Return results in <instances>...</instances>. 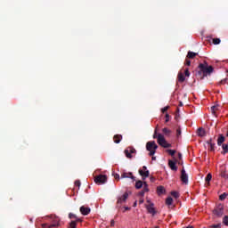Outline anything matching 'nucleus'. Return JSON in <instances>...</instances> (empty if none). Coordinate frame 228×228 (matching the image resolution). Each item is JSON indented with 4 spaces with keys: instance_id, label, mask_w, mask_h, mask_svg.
Listing matches in <instances>:
<instances>
[{
    "instance_id": "39",
    "label": "nucleus",
    "mask_w": 228,
    "mask_h": 228,
    "mask_svg": "<svg viewBox=\"0 0 228 228\" xmlns=\"http://www.w3.org/2000/svg\"><path fill=\"white\" fill-rule=\"evenodd\" d=\"M184 75L186 76V77H190V70L188 69V68L185 69Z\"/></svg>"
},
{
    "instance_id": "36",
    "label": "nucleus",
    "mask_w": 228,
    "mask_h": 228,
    "mask_svg": "<svg viewBox=\"0 0 228 228\" xmlns=\"http://www.w3.org/2000/svg\"><path fill=\"white\" fill-rule=\"evenodd\" d=\"M162 147H164V149H170V147H172V144L167 142L166 141L165 144Z\"/></svg>"
},
{
    "instance_id": "28",
    "label": "nucleus",
    "mask_w": 228,
    "mask_h": 228,
    "mask_svg": "<svg viewBox=\"0 0 228 228\" xmlns=\"http://www.w3.org/2000/svg\"><path fill=\"white\" fill-rule=\"evenodd\" d=\"M222 149H223V152H222V154H227V152H228V144H222Z\"/></svg>"
},
{
    "instance_id": "56",
    "label": "nucleus",
    "mask_w": 228,
    "mask_h": 228,
    "mask_svg": "<svg viewBox=\"0 0 228 228\" xmlns=\"http://www.w3.org/2000/svg\"><path fill=\"white\" fill-rule=\"evenodd\" d=\"M178 165H182V162H178Z\"/></svg>"
},
{
    "instance_id": "18",
    "label": "nucleus",
    "mask_w": 228,
    "mask_h": 228,
    "mask_svg": "<svg viewBox=\"0 0 228 228\" xmlns=\"http://www.w3.org/2000/svg\"><path fill=\"white\" fill-rule=\"evenodd\" d=\"M197 134H198V136L204 138V136H206V130H204V128H199L197 130Z\"/></svg>"
},
{
    "instance_id": "8",
    "label": "nucleus",
    "mask_w": 228,
    "mask_h": 228,
    "mask_svg": "<svg viewBox=\"0 0 228 228\" xmlns=\"http://www.w3.org/2000/svg\"><path fill=\"white\" fill-rule=\"evenodd\" d=\"M180 179L183 184H188V174H186V170H184V167H183L181 171V176Z\"/></svg>"
},
{
    "instance_id": "52",
    "label": "nucleus",
    "mask_w": 228,
    "mask_h": 228,
    "mask_svg": "<svg viewBox=\"0 0 228 228\" xmlns=\"http://www.w3.org/2000/svg\"><path fill=\"white\" fill-rule=\"evenodd\" d=\"M151 159H152V161H156V157H154V155H152Z\"/></svg>"
},
{
    "instance_id": "22",
    "label": "nucleus",
    "mask_w": 228,
    "mask_h": 228,
    "mask_svg": "<svg viewBox=\"0 0 228 228\" xmlns=\"http://www.w3.org/2000/svg\"><path fill=\"white\" fill-rule=\"evenodd\" d=\"M198 55H199V53L189 51L188 53H187V58L189 60H193V58H195V56H198Z\"/></svg>"
},
{
    "instance_id": "9",
    "label": "nucleus",
    "mask_w": 228,
    "mask_h": 228,
    "mask_svg": "<svg viewBox=\"0 0 228 228\" xmlns=\"http://www.w3.org/2000/svg\"><path fill=\"white\" fill-rule=\"evenodd\" d=\"M121 179H132V181H136V177H134V175H133V173H131V172L122 173L121 174Z\"/></svg>"
},
{
    "instance_id": "13",
    "label": "nucleus",
    "mask_w": 228,
    "mask_h": 228,
    "mask_svg": "<svg viewBox=\"0 0 228 228\" xmlns=\"http://www.w3.org/2000/svg\"><path fill=\"white\" fill-rule=\"evenodd\" d=\"M90 208L82 206L80 207V213L81 215H84V216H86V215H90Z\"/></svg>"
},
{
    "instance_id": "43",
    "label": "nucleus",
    "mask_w": 228,
    "mask_h": 228,
    "mask_svg": "<svg viewBox=\"0 0 228 228\" xmlns=\"http://www.w3.org/2000/svg\"><path fill=\"white\" fill-rule=\"evenodd\" d=\"M75 186H81V182L79 180L75 181Z\"/></svg>"
},
{
    "instance_id": "54",
    "label": "nucleus",
    "mask_w": 228,
    "mask_h": 228,
    "mask_svg": "<svg viewBox=\"0 0 228 228\" xmlns=\"http://www.w3.org/2000/svg\"><path fill=\"white\" fill-rule=\"evenodd\" d=\"M179 106H183V102H179Z\"/></svg>"
},
{
    "instance_id": "12",
    "label": "nucleus",
    "mask_w": 228,
    "mask_h": 228,
    "mask_svg": "<svg viewBox=\"0 0 228 228\" xmlns=\"http://www.w3.org/2000/svg\"><path fill=\"white\" fill-rule=\"evenodd\" d=\"M146 209L148 211V213H150V215H156V209L154 208V203H150V205H148L146 207Z\"/></svg>"
},
{
    "instance_id": "34",
    "label": "nucleus",
    "mask_w": 228,
    "mask_h": 228,
    "mask_svg": "<svg viewBox=\"0 0 228 228\" xmlns=\"http://www.w3.org/2000/svg\"><path fill=\"white\" fill-rule=\"evenodd\" d=\"M167 152L170 155V156H172V157H174V156H175V150H167Z\"/></svg>"
},
{
    "instance_id": "16",
    "label": "nucleus",
    "mask_w": 228,
    "mask_h": 228,
    "mask_svg": "<svg viewBox=\"0 0 228 228\" xmlns=\"http://www.w3.org/2000/svg\"><path fill=\"white\" fill-rule=\"evenodd\" d=\"M168 167L173 170L174 172H177V166H175V161L174 160H168Z\"/></svg>"
},
{
    "instance_id": "3",
    "label": "nucleus",
    "mask_w": 228,
    "mask_h": 228,
    "mask_svg": "<svg viewBox=\"0 0 228 228\" xmlns=\"http://www.w3.org/2000/svg\"><path fill=\"white\" fill-rule=\"evenodd\" d=\"M124 153L126 155V158L128 159H132V158H134V154H136V149L133 146H128L125 151Z\"/></svg>"
},
{
    "instance_id": "30",
    "label": "nucleus",
    "mask_w": 228,
    "mask_h": 228,
    "mask_svg": "<svg viewBox=\"0 0 228 228\" xmlns=\"http://www.w3.org/2000/svg\"><path fill=\"white\" fill-rule=\"evenodd\" d=\"M77 225V221H71V222L69 223V228H76Z\"/></svg>"
},
{
    "instance_id": "40",
    "label": "nucleus",
    "mask_w": 228,
    "mask_h": 228,
    "mask_svg": "<svg viewBox=\"0 0 228 228\" xmlns=\"http://www.w3.org/2000/svg\"><path fill=\"white\" fill-rule=\"evenodd\" d=\"M169 108H170L169 106L164 107V108L161 110L162 113H167V111H168V109H169Z\"/></svg>"
},
{
    "instance_id": "24",
    "label": "nucleus",
    "mask_w": 228,
    "mask_h": 228,
    "mask_svg": "<svg viewBox=\"0 0 228 228\" xmlns=\"http://www.w3.org/2000/svg\"><path fill=\"white\" fill-rule=\"evenodd\" d=\"M157 193L158 195H165V187L163 186L157 187Z\"/></svg>"
},
{
    "instance_id": "23",
    "label": "nucleus",
    "mask_w": 228,
    "mask_h": 228,
    "mask_svg": "<svg viewBox=\"0 0 228 228\" xmlns=\"http://www.w3.org/2000/svg\"><path fill=\"white\" fill-rule=\"evenodd\" d=\"M208 145H210L208 151H210L211 152H215V143H213V140L210 139L209 141H208Z\"/></svg>"
},
{
    "instance_id": "5",
    "label": "nucleus",
    "mask_w": 228,
    "mask_h": 228,
    "mask_svg": "<svg viewBox=\"0 0 228 228\" xmlns=\"http://www.w3.org/2000/svg\"><path fill=\"white\" fill-rule=\"evenodd\" d=\"M213 214L217 218H222V216H224V205L222 204L217 205L213 210Z\"/></svg>"
},
{
    "instance_id": "21",
    "label": "nucleus",
    "mask_w": 228,
    "mask_h": 228,
    "mask_svg": "<svg viewBox=\"0 0 228 228\" xmlns=\"http://www.w3.org/2000/svg\"><path fill=\"white\" fill-rule=\"evenodd\" d=\"M113 140L114 143H119L120 142H122V134L114 135Z\"/></svg>"
},
{
    "instance_id": "31",
    "label": "nucleus",
    "mask_w": 228,
    "mask_h": 228,
    "mask_svg": "<svg viewBox=\"0 0 228 228\" xmlns=\"http://www.w3.org/2000/svg\"><path fill=\"white\" fill-rule=\"evenodd\" d=\"M220 42H222V40H220V38H218V37L213 38L214 45H218L220 44Z\"/></svg>"
},
{
    "instance_id": "4",
    "label": "nucleus",
    "mask_w": 228,
    "mask_h": 228,
    "mask_svg": "<svg viewBox=\"0 0 228 228\" xmlns=\"http://www.w3.org/2000/svg\"><path fill=\"white\" fill-rule=\"evenodd\" d=\"M95 184H106L108 183V176L106 175H98L94 177Z\"/></svg>"
},
{
    "instance_id": "45",
    "label": "nucleus",
    "mask_w": 228,
    "mask_h": 228,
    "mask_svg": "<svg viewBox=\"0 0 228 228\" xmlns=\"http://www.w3.org/2000/svg\"><path fill=\"white\" fill-rule=\"evenodd\" d=\"M150 181H151V183H154V181H156V177L151 176Z\"/></svg>"
},
{
    "instance_id": "44",
    "label": "nucleus",
    "mask_w": 228,
    "mask_h": 228,
    "mask_svg": "<svg viewBox=\"0 0 228 228\" xmlns=\"http://www.w3.org/2000/svg\"><path fill=\"white\" fill-rule=\"evenodd\" d=\"M216 110H217L216 106H212L211 107L212 113H215V111H216Z\"/></svg>"
},
{
    "instance_id": "37",
    "label": "nucleus",
    "mask_w": 228,
    "mask_h": 228,
    "mask_svg": "<svg viewBox=\"0 0 228 228\" xmlns=\"http://www.w3.org/2000/svg\"><path fill=\"white\" fill-rule=\"evenodd\" d=\"M181 134H182V132H181V127H178V128L176 129V136L179 138V137L181 136Z\"/></svg>"
},
{
    "instance_id": "53",
    "label": "nucleus",
    "mask_w": 228,
    "mask_h": 228,
    "mask_svg": "<svg viewBox=\"0 0 228 228\" xmlns=\"http://www.w3.org/2000/svg\"><path fill=\"white\" fill-rule=\"evenodd\" d=\"M139 204H143V199H141V200H139Z\"/></svg>"
},
{
    "instance_id": "58",
    "label": "nucleus",
    "mask_w": 228,
    "mask_h": 228,
    "mask_svg": "<svg viewBox=\"0 0 228 228\" xmlns=\"http://www.w3.org/2000/svg\"><path fill=\"white\" fill-rule=\"evenodd\" d=\"M147 202L151 203V200H147Z\"/></svg>"
},
{
    "instance_id": "50",
    "label": "nucleus",
    "mask_w": 228,
    "mask_h": 228,
    "mask_svg": "<svg viewBox=\"0 0 228 228\" xmlns=\"http://www.w3.org/2000/svg\"><path fill=\"white\" fill-rule=\"evenodd\" d=\"M220 85H225V79L220 81Z\"/></svg>"
},
{
    "instance_id": "51",
    "label": "nucleus",
    "mask_w": 228,
    "mask_h": 228,
    "mask_svg": "<svg viewBox=\"0 0 228 228\" xmlns=\"http://www.w3.org/2000/svg\"><path fill=\"white\" fill-rule=\"evenodd\" d=\"M129 209H131V208H129V207H125V211H129Z\"/></svg>"
},
{
    "instance_id": "1",
    "label": "nucleus",
    "mask_w": 228,
    "mask_h": 228,
    "mask_svg": "<svg viewBox=\"0 0 228 228\" xmlns=\"http://www.w3.org/2000/svg\"><path fill=\"white\" fill-rule=\"evenodd\" d=\"M199 71L196 73V77L198 79H204L206 76H211L214 69L213 66L208 65V62L200 63L198 66Z\"/></svg>"
},
{
    "instance_id": "35",
    "label": "nucleus",
    "mask_w": 228,
    "mask_h": 228,
    "mask_svg": "<svg viewBox=\"0 0 228 228\" xmlns=\"http://www.w3.org/2000/svg\"><path fill=\"white\" fill-rule=\"evenodd\" d=\"M223 224H224V225H226L228 227V216H224Z\"/></svg>"
},
{
    "instance_id": "27",
    "label": "nucleus",
    "mask_w": 228,
    "mask_h": 228,
    "mask_svg": "<svg viewBox=\"0 0 228 228\" xmlns=\"http://www.w3.org/2000/svg\"><path fill=\"white\" fill-rule=\"evenodd\" d=\"M162 133H164L166 134V136H170V133H172V131H170V129L165 127L162 129Z\"/></svg>"
},
{
    "instance_id": "25",
    "label": "nucleus",
    "mask_w": 228,
    "mask_h": 228,
    "mask_svg": "<svg viewBox=\"0 0 228 228\" xmlns=\"http://www.w3.org/2000/svg\"><path fill=\"white\" fill-rule=\"evenodd\" d=\"M225 142V137L224 135H220L217 139V145L220 147L222 143Z\"/></svg>"
},
{
    "instance_id": "48",
    "label": "nucleus",
    "mask_w": 228,
    "mask_h": 228,
    "mask_svg": "<svg viewBox=\"0 0 228 228\" xmlns=\"http://www.w3.org/2000/svg\"><path fill=\"white\" fill-rule=\"evenodd\" d=\"M157 134H158V132L155 131V133H154V134H153V138H154V139L158 138V135H157Z\"/></svg>"
},
{
    "instance_id": "2",
    "label": "nucleus",
    "mask_w": 228,
    "mask_h": 228,
    "mask_svg": "<svg viewBox=\"0 0 228 228\" xmlns=\"http://www.w3.org/2000/svg\"><path fill=\"white\" fill-rule=\"evenodd\" d=\"M146 150L149 151V156H154L156 154V151L158 150V144L156 142L151 141L146 143Z\"/></svg>"
},
{
    "instance_id": "55",
    "label": "nucleus",
    "mask_w": 228,
    "mask_h": 228,
    "mask_svg": "<svg viewBox=\"0 0 228 228\" xmlns=\"http://www.w3.org/2000/svg\"><path fill=\"white\" fill-rule=\"evenodd\" d=\"M134 208H136V201L134 203Z\"/></svg>"
},
{
    "instance_id": "14",
    "label": "nucleus",
    "mask_w": 228,
    "mask_h": 228,
    "mask_svg": "<svg viewBox=\"0 0 228 228\" xmlns=\"http://www.w3.org/2000/svg\"><path fill=\"white\" fill-rule=\"evenodd\" d=\"M220 177H223V179H228L227 169L224 167H222L220 169Z\"/></svg>"
},
{
    "instance_id": "38",
    "label": "nucleus",
    "mask_w": 228,
    "mask_h": 228,
    "mask_svg": "<svg viewBox=\"0 0 228 228\" xmlns=\"http://www.w3.org/2000/svg\"><path fill=\"white\" fill-rule=\"evenodd\" d=\"M220 227H222V224H212L211 226H210V228H220Z\"/></svg>"
},
{
    "instance_id": "29",
    "label": "nucleus",
    "mask_w": 228,
    "mask_h": 228,
    "mask_svg": "<svg viewBox=\"0 0 228 228\" xmlns=\"http://www.w3.org/2000/svg\"><path fill=\"white\" fill-rule=\"evenodd\" d=\"M211 179H213V175L210 173H208L205 178V181L209 184V182L211 181Z\"/></svg>"
},
{
    "instance_id": "57",
    "label": "nucleus",
    "mask_w": 228,
    "mask_h": 228,
    "mask_svg": "<svg viewBox=\"0 0 228 228\" xmlns=\"http://www.w3.org/2000/svg\"><path fill=\"white\" fill-rule=\"evenodd\" d=\"M178 165H182V162H178Z\"/></svg>"
},
{
    "instance_id": "6",
    "label": "nucleus",
    "mask_w": 228,
    "mask_h": 228,
    "mask_svg": "<svg viewBox=\"0 0 228 228\" xmlns=\"http://www.w3.org/2000/svg\"><path fill=\"white\" fill-rule=\"evenodd\" d=\"M128 197H129V194L127 192H125L121 197H119L118 199L116 208L120 209L122 208V204H124V202H126V200H127Z\"/></svg>"
},
{
    "instance_id": "47",
    "label": "nucleus",
    "mask_w": 228,
    "mask_h": 228,
    "mask_svg": "<svg viewBox=\"0 0 228 228\" xmlns=\"http://www.w3.org/2000/svg\"><path fill=\"white\" fill-rule=\"evenodd\" d=\"M114 177H115V179H118H118H120V175L115 174V175H114Z\"/></svg>"
},
{
    "instance_id": "46",
    "label": "nucleus",
    "mask_w": 228,
    "mask_h": 228,
    "mask_svg": "<svg viewBox=\"0 0 228 228\" xmlns=\"http://www.w3.org/2000/svg\"><path fill=\"white\" fill-rule=\"evenodd\" d=\"M110 227H115V220L110 221Z\"/></svg>"
},
{
    "instance_id": "17",
    "label": "nucleus",
    "mask_w": 228,
    "mask_h": 228,
    "mask_svg": "<svg viewBox=\"0 0 228 228\" xmlns=\"http://www.w3.org/2000/svg\"><path fill=\"white\" fill-rule=\"evenodd\" d=\"M144 182H142V180H138L135 183V189L136 190H142V188H143V186H145V184L143 183Z\"/></svg>"
},
{
    "instance_id": "41",
    "label": "nucleus",
    "mask_w": 228,
    "mask_h": 228,
    "mask_svg": "<svg viewBox=\"0 0 228 228\" xmlns=\"http://www.w3.org/2000/svg\"><path fill=\"white\" fill-rule=\"evenodd\" d=\"M185 65H187L188 67H190L191 65V61L188 59L185 60Z\"/></svg>"
},
{
    "instance_id": "10",
    "label": "nucleus",
    "mask_w": 228,
    "mask_h": 228,
    "mask_svg": "<svg viewBox=\"0 0 228 228\" xmlns=\"http://www.w3.org/2000/svg\"><path fill=\"white\" fill-rule=\"evenodd\" d=\"M157 142H158L159 145H160V147H163L164 144L166 143L167 140L165 139V136H163V134H159L158 137H157Z\"/></svg>"
},
{
    "instance_id": "20",
    "label": "nucleus",
    "mask_w": 228,
    "mask_h": 228,
    "mask_svg": "<svg viewBox=\"0 0 228 228\" xmlns=\"http://www.w3.org/2000/svg\"><path fill=\"white\" fill-rule=\"evenodd\" d=\"M177 78H178L179 83H184V81L186 80L184 74H183L182 72L178 73Z\"/></svg>"
},
{
    "instance_id": "15",
    "label": "nucleus",
    "mask_w": 228,
    "mask_h": 228,
    "mask_svg": "<svg viewBox=\"0 0 228 228\" xmlns=\"http://www.w3.org/2000/svg\"><path fill=\"white\" fill-rule=\"evenodd\" d=\"M58 225H60V223L58 221H55L52 224H43L42 227L43 228H53V227H58Z\"/></svg>"
},
{
    "instance_id": "49",
    "label": "nucleus",
    "mask_w": 228,
    "mask_h": 228,
    "mask_svg": "<svg viewBox=\"0 0 228 228\" xmlns=\"http://www.w3.org/2000/svg\"><path fill=\"white\" fill-rule=\"evenodd\" d=\"M178 159H183V154L178 153Z\"/></svg>"
},
{
    "instance_id": "19",
    "label": "nucleus",
    "mask_w": 228,
    "mask_h": 228,
    "mask_svg": "<svg viewBox=\"0 0 228 228\" xmlns=\"http://www.w3.org/2000/svg\"><path fill=\"white\" fill-rule=\"evenodd\" d=\"M69 218H70L71 220L74 219L76 222H83V220H81V218L77 217V216H76L75 214H72V213L69 214Z\"/></svg>"
},
{
    "instance_id": "11",
    "label": "nucleus",
    "mask_w": 228,
    "mask_h": 228,
    "mask_svg": "<svg viewBox=\"0 0 228 228\" xmlns=\"http://www.w3.org/2000/svg\"><path fill=\"white\" fill-rule=\"evenodd\" d=\"M143 189L138 193L139 197H143L147 191H149V184H147V182H143Z\"/></svg>"
},
{
    "instance_id": "42",
    "label": "nucleus",
    "mask_w": 228,
    "mask_h": 228,
    "mask_svg": "<svg viewBox=\"0 0 228 228\" xmlns=\"http://www.w3.org/2000/svg\"><path fill=\"white\" fill-rule=\"evenodd\" d=\"M170 122V115L168 113L166 114V123Z\"/></svg>"
},
{
    "instance_id": "32",
    "label": "nucleus",
    "mask_w": 228,
    "mask_h": 228,
    "mask_svg": "<svg viewBox=\"0 0 228 228\" xmlns=\"http://www.w3.org/2000/svg\"><path fill=\"white\" fill-rule=\"evenodd\" d=\"M171 195L172 197H174L175 199H179V192L173 191H171Z\"/></svg>"
},
{
    "instance_id": "26",
    "label": "nucleus",
    "mask_w": 228,
    "mask_h": 228,
    "mask_svg": "<svg viewBox=\"0 0 228 228\" xmlns=\"http://www.w3.org/2000/svg\"><path fill=\"white\" fill-rule=\"evenodd\" d=\"M174 202V199H172V197H167L166 199V204L167 206H172V203Z\"/></svg>"
},
{
    "instance_id": "33",
    "label": "nucleus",
    "mask_w": 228,
    "mask_h": 228,
    "mask_svg": "<svg viewBox=\"0 0 228 228\" xmlns=\"http://www.w3.org/2000/svg\"><path fill=\"white\" fill-rule=\"evenodd\" d=\"M227 196H228V194L225 193V192H224L223 194H221V195L219 196V200H225V199H227Z\"/></svg>"
},
{
    "instance_id": "7",
    "label": "nucleus",
    "mask_w": 228,
    "mask_h": 228,
    "mask_svg": "<svg viewBox=\"0 0 228 228\" xmlns=\"http://www.w3.org/2000/svg\"><path fill=\"white\" fill-rule=\"evenodd\" d=\"M139 174L142 178V181H145V179H147V177H149V175H151V172H149V170H147V167L143 166L142 169H139Z\"/></svg>"
}]
</instances>
